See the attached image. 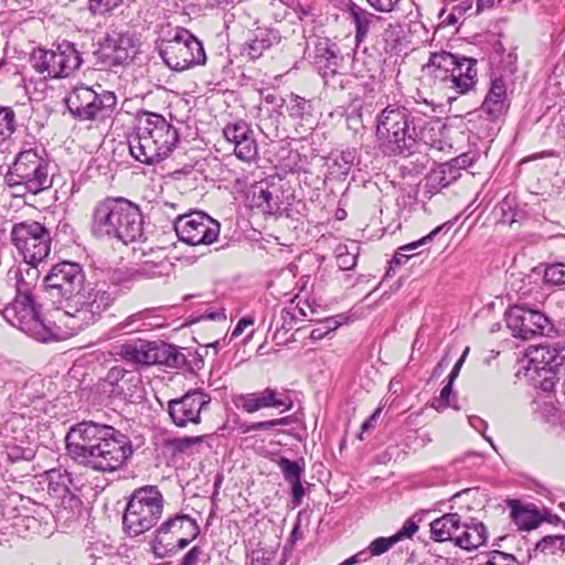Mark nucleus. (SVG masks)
<instances>
[{"label":"nucleus","mask_w":565,"mask_h":565,"mask_svg":"<svg viewBox=\"0 0 565 565\" xmlns=\"http://www.w3.org/2000/svg\"><path fill=\"white\" fill-rule=\"evenodd\" d=\"M68 456L78 465L99 472L122 468L134 454L131 439L114 426L83 420L65 436Z\"/></svg>","instance_id":"f257e3e1"},{"label":"nucleus","mask_w":565,"mask_h":565,"mask_svg":"<svg viewBox=\"0 0 565 565\" xmlns=\"http://www.w3.org/2000/svg\"><path fill=\"white\" fill-rule=\"evenodd\" d=\"M434 92L444 93L449 100L475 90L478 83L476 58L452 54L448 51L431 52L422 67Z\"/></svg>","instance_id":"f03ea898"},{"label":"nucleus","mask_w":565,"mask_h":565,"mask_svg":"<svg viewBox=\"0 0 565 565\" xmlns=\"http://www.w3.org/2000/svg\"><path fill=\"white\" fill-rule=\"evenodd\" d=\"M90 233L97 238L117 239L124 244L136 242L143 235L141 211L121 196L105 198L93 209Z\"/></svg>","instance_id":"7ed1b4c3"},{"label":"nucleus","mask_w":565,"mask_h":565,"mask_svg":"<svg viewBox=\"0 0 565 565\" xmlns=\"http://www.w3.org/2000/svg\"><path fill=\"white\" fill-rule=\"evenodd\" d=\"M178 142V130L162 115L148 111L139 116L136 134L128 141L131 156L149 166L164 160Z\"/></svg>","instance_id":"20e7f679"},{"label":"nucleus","mask_w":565,"mask_h":565,"mask_svg":"<svg viewBox=\"0 0 565 565\" xmlns=\"http://www.w3.org/2000/svg\"><path fill=\"white\" fill-rule=\"evenodd\" d=\"M434 127L431 122L424 124L419 134H415V128L411 129V119L405 107L398 105H387L376 116V138L381 146L393 153H401L411 148V141L418 138L426 145L435 142Z\"/></svg>","instance_id":"39448f33"},{"label":"nucleus","mask_w":565,"mask_h":565,"mask_svg":"<svg viewBox=\"0 0 565 565\" xmlns=\"http://www.w3.org/2000/svg\"><path fill=\"white\" fill-rule=\"evenodd\" d=\"M20 270H15L17 295L11 303L1 311L2 317L13 327L18 328L29 337L46 342L53 338V331L42 318L39 306L35 303L31 292V282L19 277Z\"/></svg>","instance_id":"423d86ee"},{"label":"nucleus","mask_w":565,"mask_h":565,"mask_svg":"<svg viewBox=\"0 0 565 565\" xmlns=\"http://www.w3.org/2000/svg\"><path fill=\"white\" fill-rule=\"evenodd\" d=\"M163 502V495L156 486L136 489L124 512V531L135 537L151 530L162 516Z\"/></svg>","instance_id":"0eeeda50"},{"label":"nucleus","mask_w":565,"mask_h":565,"mask_svg":"<svg viewBox=\"0 0 565 565\" xmlns=\"http://www.w3.org/2000/svg\"><path fill=\"white\" fill-rule=\"evenodd\" d=\"M65 104L74 119L97 126L111 118L117 96L110 90L96 92L89 86L81 85L75 86L65 97Z\"/></svg>","instance_id":"6e6552de"},{"label":"nucleus","mask_w":565,"mask_h":565,"mask_svg":"<svg viewBox=\"0 0 565 565\" xmlns=\"http://www.w3.org/2000/svg\"><path fill=\"white\" fill-rule=\"evenodd\" d=\"M30 63L44 79H60L76 72L83 64V57L74 43L62 41L50 50H34Z\"/></svg>","instance_id":"1a4fd4ad"},{"label":"nucleus","mask_w":565,"mask_h":565,"mask_svg":"<svg viewBox=\"0 0 565 565\" xmlns=\"http://www.w3.org/2000/svg\"><path fill=\"white\" fill-rule=\"evenodd\" d=\"M117 298L116 287L103 284L84 285L66 311L78 323L74 328H85L98 321Z\"/></svg>","instance_id":"9d476101"},{"label":"nucleus","mask_w":565,"mask_h":565,"mask_svg":"<svg viewBox=\"0 0 565 565\" xmlns=\"http://www.w3.org/2000/svg\"><path fill=\"white\" fill-rule=\"evenodd\" d=\"M159 55L173 71L189 70L195 65H203L206 61L202 42L189 30L179 28L169 40H162Z\"/></svg>","instance_id":"9b49d317"},{"label":"nucleus","mask_w":565,"mask_h":565,"mask_svg":"<svg viewBox=\"0 0 565 565\" xmlns=\"http://www.w3.org/2000/svg\"><path fill=\"white\" fill-rule=\"evenodd\" d=\"M85 282L86 276L83 267L78 263L68 260L53 265L43 279L49 297L54 302L64 305L65 312Z\"/></svg>","instance_id":"f8f14e48"},{"label":"nucleus","mask_w":565,"mask_h":565,"mask_svg":"<svg viewBox=\"0 0 565 565\" xmlns=\"http://www.w3.org/2000/svg\"><path fill=\"white\" fill-rule=\"evenodd\" d=\"M11 241L24 262L34 270L36 265L43 262L51 252V233L41 223L35 221H24L17 223L11 230Z\"/></svg>","instance_id":"ddd939ff"},{"label":"nucleus","mask_w":565,"mask_h":565,"mask_svg":"<svg viewBox=\"0 0 565 565\" xmlns=\"http://www.w3.org/2000/svg\"><path fill=\"white\" fill-rule=\"evenodd\" d=\"M173 227L178 238L191 246L211 245L220 236V223L203 212L178 215Z\"/></svg>","instance_id":"4468645a"},{"label":"nucleus","mask_w":565,"mask_h":565,"mask_svg":"<svg viewBox=\"0 0 565 565\" xmlns=\"http://www.w3.org/2000/svg\"><path fill=\"white\" fill-rule=\"evenodd\" d=\"M50 170L47 159L41 157L34 149L20 151L9 167V171L39 193L50 189L53 184V175Z\"/></svg>","instance_id":"2eb2a0df"},{"label":"nucleus","mask_w":565,"mask_h":565,"mask_svg":"<svg viewBox=\"0 0 565 565\" xmlns=\"http://www.w3.org/2000/svg\"><path fill=\"white\" fill-rule=\"evenodd\" d=\"M185 532H190L191 536L200 533L196 520L183 513L170 515L152 533L150 541L152 553L162 558L175 552V541Z\"/></svg>","instance_id":"dca6fc26"},{"label":"nucleus","mask_w":565,"mask_h":565,"mask_svg":"<svg viewBox=\"0 0 565 565\" xmlns=\"http://www.w3.org/2000/svg\"><path fill=\"white\" fill-rule=\"evenodd\" d=\"M507 327L512 335L530 340L537 335H547L553 330V323L542 311L525 306L510 307L505 312Z\"/></svg>","instance_id":"f3484780"},{"label":"nucleus","mask_w":565,"mask_h":565,"mask_svg":"<svg viewBox=\"0 0 565 565\" xmlns=\"http://www.w3.org/2000/svg\"><path fill=\"white\" fill-rule=\"evenodd\" d=\"M211 397L202 390H191L168 403V413L178 427L201 423V414L209 408Z\"/></svg>","instance_id":"a211bd4d"},{"label":"nucleus","mask_w":565,"mask_h":565,"mask_svg":"<svg viewBox=\"0 0 565 565\" xmlns=\"http://www.w3.org/2000/svg\"><path fill=\"white\" fill-rule=\"evenodd\" d=\"M526 356L535 369L556 372L565 365V347L559 343L532 345Z\"/></svg>","instance_id":"6ab92c4d"},{"label":"nucleus","mask_w":565,"mask_h":565,"mask_svg":"<svg viewBox=\"0 0 565 565\" xmlns=\"http://www.w3.org/2000/svg\"><path fill=\"white\" fill-rule=\"evenodd\" d=\"M507 82L502 77H494L481 104V110L490 120H497L504 116L510 108Z\"/></svg>","instance_id":"aec40b11"},{"label":"nucleus","mask_w":565,"mask_h":565,"mask_svg":"<svg viewBox=\"0 0 565 565\" xmlns=\"http://www.w3.org/2000/svg\"><path fill=\"white\" fill-rule=\"evenodd\" d=\"M49 492L62 499V504L67 501L72 507H79L81 499L72 492L74 480L67 469L58 467L45 472Z\"/></svg>","instance_id":"412c9836"},{"label":"nucleus","mask_w":565,"mask_h":565,"mask_svg":"<svg viewBox=\"0 0 565 565\" xmlns=\"http://www.w3.org/2000/svg\"><path fill=\"white\" fill-rule=\"evenodd\" d=\"M104 51L111 65H124L131 61L136 54V39L130 33H118L107 36Z\"/></svg>","instance_id":"4be33fe9"},{"label":"nucleus","mask_w":565,"mask_h":565,"mask_svg":"<svg viewBox=\"0 0 565 565\" xmlns=\"http://www.w3.org/2000/svg\"><path fill=\"white\" fill-rule=\"evenodd\" d=\"M236 407L242 408L246 413H255L262 408L277 407L282 405L280 394L277 390L265 388L260 392L241 394L235 397Z\"/></svg>","instance_id":"5701e85b"},{"label":"nucleus","mask_w":565,"mask_h":565,"mask_svg":"<svg viewBox=\"0 0 565 565\" xmlns=\"http://www.w3.org/2000/svg\"><path fill=\"white\" fill-rule=\"evenodd\" d=\"M461 526L462 521L458 513H446L430 522V539L437 543L452 542L456 545Z\"/></svg>","instance_id":"b1692460"},{"label":"nucleus","mask_w":565,"mask_h":565,"mask_svg":"<svg viewBox=\"0 0 565 565\" xmlns=\"http://www.w3.org/2000/svg\"><path fill=\"white\" fill-rule=\"evenodd\" d=\"M154 364L181 369L190 361L181 348L164 341H152L151 365Z\"/></svg>","instance_id":"393cba45"},{"label":"nucleus","mask_w":565,"mask_h":565,"mask_svg":"<svg viewBox=\"0 0 565 565\" xmlns=\"http://www.w3.org/2000/svg\"><path fill=\"white\" fill-rule=\"evenodd\" d=\"M306 469V461L302 457L291 460L285 458V481L290 487L291 503L294 508L300 505L305 497L302 476Z\"/></svg>","instance_id":"a878e982"},{"label":"nucleus","mask_w":565,"mask_h":565,"mask_svg":"<svg viewBox=\"0 0 565 565\" xmlns=\"http://www.w3.org/2000/svg\"><path fill=\"white\" fill-rule=\"evenodd\" d=\"M118 354L135 365H151L152 341L135 339L120 345Z\"/></svg>","instance_id":"bb28decb"},{"label":"nucleus","mask_w":565,"mask_h":565,"mask_svg":"<svg viewBox=\"0 0 565 565\" xmlns=\"http://www.w3.org/2000/svg\"><path fill=\"white\" fill-rule=\"evenodd\" d=\"M488 541V531L483 523H462L458 537H456V546L473 551L484 545Z\"/></svg>","instance_id":"cd10ccee"},{"label":"nucleus","mask_w":565,"mask_h":565,"mask_svg":"<svg viewBox=\"0 0 565 565\" xmlns=\"http://www.w3.org/2000/svg\"><path fill=\"white\" fill-rule=\"evenodd\" d=\"M279 42L280 35L278 31L259 30L258 34L246 43L244 52L250 60H256L263 54L264 50Z\"/></svg>","instance_id":"c85d7f7f"},{"label":"nucleus","mask_w":565,"mask_h":565,"mask_svg":"<svg viewBox=\"0 0 565 565\" xmlns=\"http://www.w3.org/2000/svg\"><path fill=\"white\" fill-rule=\"evenodd\" d=\"M7 452L11 461L32 460L35 456V444L26 433H23L20 437H13L7 446Z\"/></svg>","instance_id":"c756f323"},{"label":"nucleus","mask_w":565,"mask_h":565,"mask_svg":"<svg viewBox=\"0 0 565 565\" xmlns=\"http://www.w3.org/2000/svg\"><path fill=\"white\" fill-rule=\"evenodd\" d=\"M105 381L115 386L111 391L113 393L126 396L127 394L125 393L124 383H134L139 382L140 380L139 376L126 371L122 366L116 365L107 372Z\"/></svg>","instance_id":"7c9ffc66"},{"label":"nucleus","mask_w":565,"mask_h":565,"mask_svg":"<svg viewBox=\"0 0 565 565\" xmlns=\"http://www.w3.org/2000/svg\"><path fill=\"white\" fill-rule=\"evenodd\" d=\"M349 14L355 25V40L361 42L369 32L373 14L354 3L350 6Z\"/></svg>","instance_id":"2f4dec72"},{"label":"nucleus","mask_w":565,"mask_h":565,"mask_svg":"<svg viewBox=\"0 0 565 565\" xmlns=\"http://www.w3.org/2000/svg\"><path fill=\"white\" fill-rule=\"evenodd\" d=\"M366 2L376 12L402 14L413 4L411 0H366Z\"/></svg>","instance_id":"473e14b6"},{"label":"nucleus","mask_w":565,"mask_h":565,"mask_svg":"<svg viewBox=\"0 0 565 565\" xmlns=\"http://www.w3.org/2000/svg\"><path fill=\"white\" fill-rule=\"evenodd\" d=\"M17 130V116L9 106L0 105V143L9 139Z\"/></svg>","instance_id":"72a5a7b5"},{"label":"nucleus","mask_w":565,"mask_h":565,"mask_svg":"<svg viewBox=\"0 0 565 565\" xmlns=\"http://www.w3.org/2000/svg\"><path fill=\"white\" fill-rule=\"evenodd\" d=\"M279 111H273L260 119L259 128L269 140H279L281 136Z\"/></svg>","instance_id":"f704fd0d"},{"label":"nucleus","mask_w":565,"mask_h":565,"mask_svg":"<svg viewBox=\"0 0 565 565\" xmlns=\"http://www.w3.org/2000/svg\"><path fill=\"white\" fill-rule=\"evenodd\" d=\"M223 135L227 141L235 146L239 141H243V139H246L254 134L245 121H236L234 124L227 125L223 129Z\"/></svg>","instance_id":"c9c22d12"},{"label":"nucleus","mask_w":565,"mask_h":565,"mask_svg":"<svg viewBox=\"0 0 565 565\" xmlns=\"http://www.w3.org/2000/svg\"><path fill=\"white\" fill-rule=\"evenodd\" d=\"M257 205L263 210L264 213L279 216L280 215V201L279 195L274 194L268 189L262 190L257 198Z\"/></svg>","instance_id":"e433bc0d"},{"label":"nucleus","mask_w":565,"mask_h":565,"mask_svg":"<svg viewBox=\"0 0 565 565\" xmlns=\"http://www.w3.org/2000/svg\"><path fill=\"white\" fill-rule=\"evenodd\" d=\"M235 156L245 162H252L256 159L258 150L254 135L234 146Z\"/></svg>","instance_id":"4c0bfd02"},{"label":"nucleus","mask_w":565,"mask_h":565,"mask_svg":"<svg viewBox=\"0 0 565 565\" xmlns=\"http://www.w3.org/2000/svg\"><path fill=\"white\" fill-rule=\"evenodd\" d=\"M4 184L10 189L11 194L15 198H24L28 194H39L35 189L26 186L23 180H19V178H17L14 173L9 170L4 175Z\"/></svg>","instance_id":"58836bf2"},{"label":"nucleus","mask_w":565,"mask_h":565,"mask_svg":"<svg viewBox=\"0 0 565 565\" xmlns=\"http://www.w3.org/2000/svg\"><path fill=\"white\" fill-rule=\"evenodd\" d=\"M354 252L349 249L348 245H338L337 253V264L342 270H350L356 266L358 263V246H354Z\"/></svg>","instance_id":"ea45409f"},{"label":"nucleus","mask_w":565,"mask_h":565,"mask_svg":"<svg viewBox=\"0 0 565 565\" xmlns=\"http://www.w3.org/2000/svg\"><path fill=\"white\" fill-rule=\"evenodd\" d=\"M511 515L515 524L523 530L536 529L540 524L536 515L524 508L513 509Z\"/></svg>","instance_id":"a19ab883"},{"label":"nucleus","mask_w":565,"mask_h":565,"mask_svg":"<svg viewBox=\"0 0 565 565\" xmlns=\"http://www.w3.org/2000/svg\"><path fill=\"white\" fill-rule=\"evenodd\" d=\"M544 282L547 285H565V264H552L544 270Z\"/></svg>","instance_id":"79ce46f5"},{"label":"nucleus","mask_w":565,"mask_h":565,"mask_svg":"<svg viewBox=\"0 0 565 565\" xmlns=\"http://www.w3.org/2000/svg\"><path fill=\"white\" fill-rule=\"evenodd\" d=\"M478 565H522V564L513 554L494 550L488 554V558L486 562L479 563Z\"/></svg>","instance_id":"37998d69"},{"label":"nucleus","mask_w":565,"mask_h":565,"mask_svg":"<svg viewBox=\"0 0 565 565\" xmlns=\"http://www.w3.org/2000/svg\"><path fill=\"white\" fill-rule=\"evenodd\" d=\"M561 545L559 535H546L536 543L535 547L545 555H554L561 552Z\"/></svg>","instance_id":"c03bdc74"},{"label":"nucleus","mask_w":565,"mask_h":565,"mask_svg":"<svg viewBox=\"0 0 565 565\" xmlns=\"http://www.w3.org/2000/svg\"><path fill=\"white\" fill-rule=\"evenodd\" d=\"M396 543L393 535L390 537H377L370 543L367 551L372 556H380L392 548Z\"/></svg>","instance_id":"a18cd8bd"},{"label":"nucleus","mask_w":565,"mask_h":565,"mask_svg":"<svg viewBox=\"0 0 565 565\" xmlns=\"http://www.w3.org/2000/svg\"><path fill=\"white\" fill-rule=\"evenodd\" d=\"M122 0H88V10L94 15H103L117 8Z\"/></svg>","instance_id":"49530a36"},{"label":"nucleus","mask_w":565,"mask_h":565,"mask_svg":"<svg viewBox=\"0 0 565 565\" xmlns=\"http://www.w3.org/2000/svg\"><path fill=\"white\" fill-rule=\"evenodd\" d=\"M418 529L419 527L417 523L414 520L408 519L404 522L402 529L397 531L393 536L398 543L405 539H412L413 535L418 531Z\"/></svg>","instance_id":"de8ad7c7"},{"label":"nucleus","mask_w":565,"mask_h":565,"mask_svg":"<svg viewBox=\"0 0 565 565\" xmlns=\"http://www.w3.org/2000/svg\"><path fill=\"white\" fill-rule=\"evenodd\" d=\"M203 439L204 436L175 438L171 441V445L174 447L175 450L184 452L193 445L201 444Z\"/></svg>","instance_id":"09e8293b"},{"label":"nucleus","mask_w":565,"mask_h":565,"mask_svg":"<svg viewBox=\"0 0 565 565\" xmlns=\"http://www.w3.org/2000/svg\"><path fill=\"white\" fill-rule=\"evenodd\" d=\"M163 267H164V264H154V263L145 262L143 264L140 265L137 273L147 278H153V277L162 275Z\"/></svg>","instance_id":"8fccbe9b"},{"label":"nucleus","mask_w":565,"mask_h":565,"mask_svg":"<svg viewBox=\"0 0 565 565\" xmlns=\"http://www.w3.org/2000/svg\"><path fill=\"white\" fill-rule=\"evenodd\" d=\"M441 227L443 226H437L435 227L429 234H427L426 236L422 237L420 239L416 241V242H413V243H409V244H406V245H403L398 248V250H404V252H408V250H413V249H416L418 248L419 246H423L424 244H426L427 242H430L433 241V238L441 231Z\"/></svg>","instance_id":"3c124183"},{"label":"nucleus","mask_w":565,"mask_h":565,"mask_svg":"<svg viewBox=\"0 0 565 565\" xmlns=\"http://www.w3.org/2000/svg\"><path fill=\"white\" fill-rule=\"evenodd\" d=\"M248 557L249 565H269L270 563V554L263 548L253 550Z\"/></svg>","instance_id":"603ef678"},{"label":"nucleus","mask_w":565,"mask_h":565,"mask_svg":"<svg viewBox=\"0 0 565 565\" xmlns=\"http://www.w3.org/2000/svg\"><path fill=\"white\" fill-rule=\"evenodd\" d=\"M382 413V408L381 407H377L373 414L362 423L361 425V430L360 433L356 435V438L359 440H363L364 437H363V434L366 433L367 430H370L371 428H374L375 426V422L377 420V418L380 417Z\"/></svg>","instance_id":"864d4df0"},{"label":"nucleus","mask_w":565,"mask_h":565,"mask_svg":"<svg viewBox=\"0 0 565 565\" xmlns=\"http://www.w3.org/2000/svg\"><path fill=\"white\" fill-rule=\"evenodd\" d=\"M203 551L199 546H193L180 561L178 565H196Z\"/></svg>","instance_id":"5fc2aeb1"},{"label":"nucleus","mask_w":565,"mask_h":565,"mask_svg":"<svg viewBox=\"0 0 565 565\" xmlns=\"http://www.w3.org/2000/svg\"><path fill=\"white\" fill-rule=\"evenodd\" d=\"M147 316V311H139L130 315L125 320L118 323L119 330H126L131 328L135 323L141 321Z\"/></svg>","instance_id":"6e6d98bb"},{"label":"nucleus","mask_w":565,"mask_h":565,"mask_svg":"<svg viewBox=\"0 0 565 565\" xmlns=\"http://www.w3.org/2000/svg\"><path fill=\"white\" fill-rule=\"evenodd\" d=\"M338 323L333 321H327V326L323 328H316L311 331L310 337L312 340H320L327 335L330 331L337 329Z\"/></svg>","instance_id":"4d7b16f0"},{"label":"nucleus","mask_w":565,"mask_h":565,"mask_svg":"<svg viewBox=\"0 0 565 565\" xmlns=\"http://www.w3.org/2000/svg\"><path fill=\"white\" fill-rule=\"evenodd\" d=\"M452 383L454 382H450V379H448V383L440 391L438 402L440 404V407H443V408H447L450 405L449 396L452 391Z\"/></svg>","instance_id":"13d9d810"},{"label":"nucleus","mask_w":565,"mask_h":565,"mask_svg":"<svg viewBox=\"0 0 565 565\" xmlns=\"http://www.w3.org/2000/svg\"><path fill=\"white\" fill-rule=\"evenodd\" d=\"M254 324V319L250 317H244L242 318L235 326L234 330L232 331V338L239 337L247 327H250Z\"/></svg>","instance_id":"bf43d9fd"},{"label":"nucleus","mask_w":565,"mask_h":565,"mask_svg":"<svg viewBox=\"0 0 565 565\" xmlns=\"http://www.w3.org/2000/svg\"><path fill=\"white\" fill-rule=\"evenodd\" d=\"M282 424V419H274V420H266V422H259L252 424L247 430L248 431H257L262 429H270L274 426Z\"/></svg>","instance_id":"052dcab7"},{"label":"nucleus","mask_w":565,"mask_h":565,"mask_svg":"<svg viewBox=\"0 0 565 565\" xmlns=\"http://www.w3.org/2000/svg\"><path fill=\"white\" fill-rule=\"evenodd\" d=\"M200 533L193 534L191 536L190 532H185L182 535H180L175 541V551L185 548L192 541H194Z\"/></svg>","instance_id":"680f3d73"},{"label":"nucleus","mask_w":565,"mask_h":565,"mask_svg":"<svg viewBox=\"0 0 565 565\" xmlns=\"http://www.w3.org/2000/svg\"><path fill=\"white\" fill-rule=\"evenodd\" d=\"M469 351H470V349L467 347V348L463 350V352H462V354H461L460 359L456 362V364H455V366H454L452 371H451V372H450V374L448 375V379H450V382H454V381L457 379V376H458V374H459V371H460V369H461V366H462V364H463V362H465V360H466L467 355L469 354Z\"/></svg>","instance_id":"e2e57ef3"},{"label":"nucleus","mask_w":565,"mask_h":565,"mask_svg":"<svg viewBox=\"0 0 565 565\" xmlns=\"http://www.w3.org/2000/svg\"><path fill=\"white\" fill-rule=\"evenodd\" d=\"M185 355H186V358L190 361V364L185 365L189 369H193V366H196L198 369H201L203 366V364H204L203 358L198 352H193V351L188 350V354H185Z\"/></svg>","instance_id":"0e129e2a"},{"label":"nucleus","mask_w":565,"mask_h":565,"mask_svg":"<svg viewBox=\"0 0 565 565\" xmlns=\"http://www.w3.org/2000/svg\"><path fill=\"white\" fill-rule=\"evenodd\" d=\"M296 299H297V296L290 300V306L287 308V311H286L285 318H284L285 326L288 323V321H287L288 316L290 317V320H295L298 317L297 312H296V310L298 309V303L296 306H294Z\"/></svg>","instance_id":"69168bd1"},{"label":"nucleus","mask_w":565,"mask_h":565,"mask_svg":"<svg viewBox=\"0 0 565 565\" xmlns=\"http://www.w3.org/2000/svg\"><path fill=\"white\" fill-rule=\"evenodd\" d=\"M497 0H477L476 13L479 14L484 10L491 9Z\"/></svg>","instance_id":"338daca9"},{"label":"nucleus","mask_w":565,"mask_h":565,"mask_svg":"<svg viewBox=\"0 0 565 565\" xmlns=\"http://www.w3.org/2000/svg\"><path fill=\"white\" fill-rule=\"evenodd\" d=\"M409 259L408 255L402 254L401 250L397 252L394 256V263L396 265L405 264Z\"/></svg>","instance_id":"774afa93"}]
</instances>
